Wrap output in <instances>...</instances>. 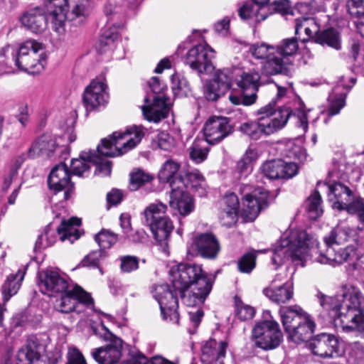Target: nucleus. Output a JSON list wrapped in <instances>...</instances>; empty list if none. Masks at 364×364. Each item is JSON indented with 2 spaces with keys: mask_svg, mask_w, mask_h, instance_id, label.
I'll use <instances>...</instances> for the list:
<instances>
[{
  "mask_svg": "<svg viewBox=\"0 0 364 364\" xmlns=\"http://www.w3.org/2000/svg\"><path fill=\"white\" fill-rule=\"evenodd\" d=\"M45 6L48 16L39 7L33 8L26 11L21 18L22 25L34 33H42L48 27L49 21L52 29L58 33L65 31L68 8V0H46Z\"/></svg>",
  "mask_w": 364,
  "mask_h": 364,
  "instance_id": "nucleus-4",
  "label": "nucleus"
},
{
  "mask_svg": "<svg viewBox=\"0 0 364 364\" xmlns=\"http://www.w3.org/2000/svg\"><path fill=\"white\" fill-rule=\"evenodd\" d=\"M126 364H174L173 362L161 356H154L149 360L145 355L141 353L133 355Z\"/></svg>",
  "mask_w": 364,
  "mask_h": 364,
  "instance_id": "nucleus-51",
  "label": "nucleus"
},
{
  "mask_svg": "<svg viewBox=\"0 0 364 364\" xmlns=\"http://www.w3.org/2000/svg\"><path fill=\"white\" fill-rule=\"evenodd\" d=\"M250 53L257 59L266 60L262 69L264 71L265 64L274 57H276L275 48L265 43H257L250 46Z\"/></svg>",
  "mask_w": 364,
  "mask_h": 364,
  "instance_id": "nucleus-38",
  "label": "nucleus"
},
{
  "mask_svg": "<svg viewBox=\"0 0 364 364\" xmlns=\"http://www.w3.org/2000/svg\"><path fill=\"white\" fill-rule=\"evenodd\" d=\"M257 154L255 150L252 149H247L242 156V158L237 161L235 171L238 173V178H245L252 171V162L257 159Z\"/></svg>",
  "mask_w": 364,
  "mask_h": 364,
  "instance_id": "nucleus-39",
  "label": "nucleus"
},
{
  "mask_svg": "<svg viewBox=\"0 0 364 364\" xmlns=\"http://www.w3.org/2000/svg\"><path fill=\"white\" fill-rule=\"evenodd\" d=\"M346 7L352 17L358 20L364 18V0H348Z\"/></svg>",
  "mask_w": 364,
  "mask_h": 364,
  "instance_id": "nucleus-57",
  "label": "nucleus"
},
{
  "mask_svg": "<svg viewBox=\"0 0 364 364\" xmlns=\"http://www.w3.org/2000/svg\"><path fill=\"white\" fill-rule=\"evenodd\" d=\"M238 191L242 196V215L246 222H252L261 210L267 205V193L250 184L243 183L239 186Z\"/></svg>",
  "mask_w": 364,
  "mask_h": 364,
  "instance_id": "nucleus-12",
  "label": "nucleus"
},
{
  "mask_svg": "<svg viewBox=\"0 0 364 364\" xmlns=\"http://www.w3.org/2000/svg\"><path fill=\"white\" fill-rule=\"evenodd\" d=\"M263 293L272 302L285 304L294 296V284L291 280H288L279 286H268L263 289Z\"/></svg>",
  "mask_w": 364,
  "mask_h": 364,
  "instance_id": "nucleus-28",
  "label": "nucleus"
},
{
  "mask_svg": "<svg viewBox=\"0 0 364 364\" xmlns=\"http://www.w3.org/2000/svg\"><path fill=\"white\" fill-rule=\"evenodd\" d=\"M350 55L354 60L364 61V41H353L350 46Z\"/></svg>",
  "mask_w": 364,
  "mask_h": 364,
  "instance_id": "nucleus-64",
  "label": "nucleus"
},
{
  "mask_svg": "<svg viewBox=\"0 0 364 364\" xmlns=\"http://www.w3.org/2000/svg\"><path fill=\"white\" fill-rule=\"evenodd\" d=\"M95 240L100 250L109 248L115 244L118 240L117 235L107 230H102L95 235Z\"/></svg>",
  "mask_w": 364,
  "mask_h": 364,
  "instance_id": "nucleus-50",
  "label": "nucleus"
},
{
  "mask_svg": "<svg viewBox=\"0 0 364 364\" xmlns=\"http://www.w3.org/2000/svg\"><path fill=\"white\" fill-rule=\"evenodd\" d=\"M81 224V221L77 218H72L68 220H63L60 225L57 228L58 235L61 241L68 240L70 243H73L80 237L77 227Z\"/></svg>",
  "mask_w": 364,
  "mask_h": 364,
  "instance_id": "nucleus-34",
  "label": "nucleus"
},
{
  "mask_svg": "<svg viewBox=\"0 0 364 364\" xmlns=\"http://www.w3.org/2000/svg\"><path fill=\"white\" fill-rule=\"evenodd\" d=\"M149 86L151 91V93H148L151 96V98H153L155 95H162L164 97H166V95L164 92L165 89V85L160 82L159 77H153L149 81Z\"/></svg>",
  "mask_w": 364,
  "mask_h": 364,
  "instance_id": "nucleus-62",
  "label": "nucleus"
},
{
  "mask_svg": "<svg viewBox=\"0 0 364 364\" xmlns=\"http://www.w3.org/2000/svg\"><path fill=\"white\" fill-rule=\"evenodd\" d=\"M355 230L346 224H339L324 237L326 247L325 252L320 251L316 260L321 264L333 266L341 264L347 261L350 255L351 249L342 248L340 244L344 243L355 235Z\"/></svg>",
  "mask_w": 364,
  "mask_h": 364,
  "instance_id": "nucleus-7",
  "label": "nucleus"
},
{
  "mask_svg": "<svg viewBox=\"0 0 364 364\" xmlns=\"http://www.w3.org/2000/svg\"><path fill=\"white\" fill-rule=\"evenodd\" d=\"M120 261V270L123 273H130L139 268V258L132 255L122 256Z\"/></svg>",
  "mask_w": 364,
  "mask_h": 364,
  "instance_id": "nucleus-55",
  "label": "nucleus"
},
{
  "mask_svg": "<svg viewBox=\"0 0 364 364\" xmlns=\"http://www.w3.org/2000/svg\"><path fill=\"white\" fill-rule=\"evenodd\" d=\"M240 131L253 140H257L262 136L258 119L241 124Z\"/></svg>",
  "mask_w": 364,
  "mask_h": 364,
  "instance_id": "nucleus-48",
  "label": "nucleus"
},
{
  "mask_svg": "<svg viewBox=\"0 0 364 364\" xmlns=\"http://www.w3.org/2000/svg\"><path fill=\"white\" fill-rule=\"evenodd\" d=\"M166 100L167 98L162 95H155L151 98V96L147 95L144 98L145 105L141 107L145 118L154 122H159L166 118L168 111Z\"/></svg>",
  "mask_w": 364,
  "mask_h": 364,
  "instance_id": "nucleus-26",
  "label": "nucleus"
},
{
  "mask_svg": "<svg viewBox=\"0 0 364 364\" xmlns=\"http://www.w3.org/2000/svg\"><path fill=\"white\" fill-rule=\"evenodd\" d=\"M90 162L97 163L95 151H83L80 153L78 159H73L71 161V171L73 175L84 176L90 172Z\"/></svg>",
  "mask_w": 364,
  "mask_h": 364,
  "instance_id": "nucleus-33",
  "label": "nucleus"
},
{
  "mask_svg": "<svg viewBox=\"0 0 364 364\" xmlns=\"http://www.w3.org/2000/svg\"><path fill=\"white\" fill-rule=\"evenodd\" d=\"M232 79V71L228 68H224L217 70L212 80L220 87V92H226L231 87Z\"/></svg>",
  "mask_w": 364,
  "mask_h": 364,
  "instance_id": "nucleus-46",
  "label": "nucleus"
},
{
  "mask_svg": "<svg viewBox=\"0 0 364 364\" xmlns=\"http://www.w3.org/2000/svg\"><path fill=\"white\" fill-rule=\"evenodd\" d=\"M25 272L18 269L16 274H11L7 277L1 288L4 303H6L10 298L15 295L21 286V282L23 279Z\"/></svg>",
  "mask_w": 364,
  "mask_h": 364,
  "instance_id": "nucleus-36",
  "label": "nucleus"
},
{
  "mask_svg": "<svg viewBox=\"0 0 364 364\" xmlns=\"http://www.w3.org/2000/svg\"><path fill=\"white\" fill-rule=\"evenodd\" d=\"M57 229H52L50 225H48L36 241L34 249L41 250L52 246L56 241Z\"/></svg>",
  "mask_w": 364,
  "mask_h": 364,
  "instance_id": "nucleus-45",
  "label": "nucleus"
},
{
  "mask_svg": "<svg viewBox=\"0 0 364 364\" xmlns=\"http://www.w3.org/2000/svg\"><path fill=\"white\" fill-rule=\"evenodd\" d=\"M130 181L129 188L132 191H136L141 186L151 183L154 176L141 168L134 169L129 174Z\"/></svg>",
  "mask_w": 364,
  "mask_h": 364,
  "instance_id": "nucleus-41",
  "label": "nucleus"
},
{
  "mask_svg": "<svg viewBox=\"0 0 364 364\" xmlns=\"http://www.w3.org/2000/svg\"><path fill=\"white\" fill-rule=\"evenodd\" d=\"M105 329L106 332L103 338L109 343L105 346L93 349L92 355L99 364H115L122 355V341L106 328Z\"/></svg>",
  "mask_w": 364,
  "mask_h": 364,
  "instance_id": "nucleus-16",
  "label": "nucleus"
},
{
  "mask_svg": "<svg viewBox=\"0 0 364 364\" xmlns=\"http://www.w3.org/2000/svg\"><path fill=\"white\" fill-rule=\"evenodd\" d=\"M39 343L34 337L28 338L26 345L20 348L16 354V364H33L41 357L38 350Z\"/></svg>",
  "mask_w": 364,
  "mask_h": 364,
  "instance_id": "nucleus-30",
  "label": "nucleus"
},
{
  "mask_svg": "<svg viewBox=\"0 0 364 364\" xmlns=\"http://www.w3.org/2000/svg\"><path fill=\"white\" fill-rule=\"evenodd\" d=\"M279 315L289 340L300 344L311 338L316 328L315 322L301 306L282 307Z\"/></svg>",
  "mask_w": 364,
  "mask_h": 364,
  "instance_id": "nucleus-6",
  "label": "nucleus"
},
{
  "mask_svg": "<svg viewBox=\"0 0 364 364\" xmlns=\"http://www.w3.org/2000/svg\"><path fill=\"white\" fill-rule=\"evenodd\" d=\"M153 296L158 301L163 318L173 323H178V302L176 293L168 285L157 284L152 291Z\"/></svg>",
  "mask_w": 364,
  "mask_h": 364,
  "instance_id": "nucleus-13",
  "label": "nucleus"
},
{
  "mask_svg": "<svg viewBox=\"0 0 364 364\" xmlns=\"http://www.w3.org/2000/svg\"><path fill=\"white\" fill-rule=\"evenodd\" d=\"M43 50V44L36 40L29 39L25 41L17 52L16 65L19 70L31 74L42 72L46 65Z\"/></svg>",
  "mask_w": 364,
  "mask_h": 364,
  "instance_id": "nucleus-9",
  "label": "nucleus"
},
{
  "mask_svg": "<svg viewBox=\"0 0 364 364\" xmlns=\"http://www.w3.org/2000/svg\"><path fill=\"white\" fill-rule=\"evenodd\" d=\"M61 297L57 301V309L60 312L68 314L77 310L80 304H90L92 299L90 295L84 291L78 285H75L72 289H67L61 293Z\"/></svg>",
  "mask_w": 364,
  "mask_h": 364,
  "instance_id": "nucleus-21",
  "label": "nucleus"
},
{
  "mask_svg": "<svg viewBox=\"0 0 364 364\" xmlns=\"http://www.w3.org/2000/svg\"><path fill=\"white\" fill-rule=\"evenodd\" d=\"M200 255L206 258H214L218 255L220 246L215 237L211 233L200 235L196 240Z\"/></svg>",
  "mask_w": 364,
  "mask_h": 364,
  "instance_id": "nucleus-31",
  "label": "nucleus"
},
{
  "mask_svg": "<svg viewBox=\"0 0 364 364\" xmlns=\"http://www.w3.org/2000/svg\"><path fill=\"white\" fill-rule=\"evenodd\" d=\"M259 74L257 72H243L240 78L237 79V85L240 88L242 94L240 96L230 95L229 99L234 105H251L257 99V92L259 87Z\"/></svg>",
  "mask_w": 364,
  "mask_h": 364,
  "instance_id": "nucleus-15",
  "label": "nucleus"
},
{
  "mask_svg": "<svg viewBox=\"0 0 364 364\" xmlns=\"http://www.w3.org/2000/svg\"><path fill=\"white\" fill-rule=\"evenodd\" d=\"M316 41L321 45H326L335 50L341 49V38L335 28H328L317 35Z\"/></svg>",
  "mask_w": 364,
  "mask_h": 364,
  "instance_id": "nucleus-40",
  "label": "nucleus"
},
{
  "mask_svg": "<svg viewBox=\"0 0 364 364\" xmlns=\"http://www.w3.org/2000/svg\"><path fill=\"white\" fill-rule=\"evenodd\" d=\"M180 164L172 160H166L162 165L158 173V178L161 182L169 183L171 188V183H175L176 186H179L178 180L182 178L178 176V172L180 168Z\"/></svg>",
  "mask_w": 364,
  "mask_h": 364,
  "instance_id": "nucleus-35",
  "label": "nucleus"
},
{
  "mask_svg": "<svg viewBox=\"0 0 364 364\" xmlns=\"http://www.w3.org/2000/svg\"><path fill=\"white\" fill-rule=\"evenodd\" d=\"M186 176L191 188L199 191L200 194H203L205 192L206 188L205 180L204 176L198 170L195 169L188 172Z\"/></svg>",
  "mask_w": 364,
  "mask_h": 364,
  "instance_id": "nucleus-54",
  "label": "nucleus"
},
{
  "mask_svg": "<svg viewBox=\"0 0 364 364\" xmlns=\"http://www.w3.org/2000/svg\"><path fill=\"white\" fill-rule=\"evenodd\" d=\"M301 30H304L307 38H311L317 34L320 30V25L314 18L303 17L296 19L295 33L299 35Z\"/></svg>",
  "mask_w": 364,
  "mask_h": 364,
  "instance_id": "nucleus-43",
  "label": "nucleus"
},
{
  "mask_svg": "<svg viewBox=\"0 0 364 364\" xmlns=\"http://www.w3.org/2000/svg\"><path fill=\"white\" fill-rule=\"evenodd\" d=\"M214 57L215 51L211 47L206 43H200L188 50L186 63L199 75L208 74L215 69L212 63Z\"/></svg>",
  "mask_w": 364,
  "mask_h": 364,
  "instance_id": "nucleus-14",
  "label": "nucleus"
},
{
  "mask_svg": "<svg viewBox=\"0 0 364 364\" xmlns=\"http://www.w3.org/2000/svg\"><path fill=\"white\" fill-rule=\"evenodd\" d=\"M60 149V158L65 160L70 154L69 148L67 146L59 147L54 136L45 134L37 138L28 150L31 157L46 156L51 157L53 154Z\"/></svg>",
  "mask_w": 364,
  "mask_h": 364,
  "instance_id": "nucleus-20",
  "label": "nucleus"
},
{
  "mask_svg": "<svg viewBox=\"0 0 364 364\" xmlns=\"http://www.w3.org/2000/svg\"><path fill=\"white\" fill-rule=\"evenodd\" d=\"M252 338L257 347L265 350L277 348L283 341V333L278 322L272 318L256 323Z\"/></svg>",
  "mask_w": 364,
  "mask_h": 364,
  "instance_id": "nucleus-11",
  "label": "nucleus"
},
{
  "mask_svg": "<svg viewBox=\"0 0 364 364\" xmlns=\"http://www.w3.org/2000/svg\"><path fill=\"white\" fill-rule=\"evenodd\" d=\"M314 245L319 248L316 240L306 231L291 230L288 235L282 237L274 249L272 262L276 269L288 259L296 265L304 267Z\"/></svg>",
  "mask_w": 364,
  "mask_h": 364,
  "instance_id": "nucleus-5",
  "label": "nucleus"
},
{
  "mask_svg": "<svg viewBox=\"0 0 364 364\" xmlns=\"http://www.w3.org/2000/svg\"><path fill=\"white\" fill-rule=\"evenodd\" d=\"M117 38L118 34L116 32H104L99 40V51L101 53L107 51V47L112 48Z\"/></svg>",
  "mask_w": 364,
  "mask_h": 364,
  "instance_id": "nucleus-58",
  "label": "nucleus"
},
{
  "mask_svg": "<svg viewBox=\"0 0 364 364\" xmlns=\"http://www.w3.org/2000/svg\"><path fill=\"white\" fill-rule=\"evenodd\" d=\"M228 343L225 341L217 343L210 339L202 346L203 359L209 362H222L220 359L225 358Z\"/></svg>",
  "mask_w": 364,
  "mask_h": 364,
  "instance_id": "nucleus-32",
  "label": "nucleus"
},
{
  "mask_svg": "<svg viewBox=\"0 0 364 364\" xmlns=\"http://www.w3.org/2000/svg\"><path fill=\"white\" fill-rule=\"evenodd\" d=\"M65 364H87L85 357L78 348L70 346L66 354Z\"/></svg>",
  "mask_w": 364,
  "mask_h": 364,
  "instance_id": "nucleus-59",
  "label": "nucleus"
},
{
  "mask_svg": "<svg viewBox=\"0 0 364 364\" xmlns=\"http://www.w3.org/2000/svg\"><path fill=\"white\" fill-rule=\"evenodd\" d=\"M107 86L102 81L92 80L86 87L83 95V102L87 111H92L104 106L108 100Z\"/></svg>",
  "mask_w": 364,
  "mask_h": 364,
  "instance_id": "nucleus-23",
  "label": "nucleus"
},
{
  "mask_svg": "<svg viewBox=\"0 0 364 364\" xmlns=\"http://www.w3.org/2000/svg\"><path fill=\"white\" fill-rule=\"evenodd\" d=\"M173 288L179 291L183 304L193 307L203 304L212 291L215 276L201 265L181 263L170 271Z\"/></svg>",
  "mask_w": 364,
  "mask_h": 364,
  "instance_id": "nucleus-2",
  "label": "nucleus"
},
{
  "mask_svg": "<svg viewBox=\"0 0 364 364\" xmlns=\"http://www.w3.org/2000/svg\"><path fill=\"white\" fill-rule=\"evenodd\" d=\"M261 169L264 175L270 179L290 178L298 172L295 163H288L281 159L267 161L262 164Z\"/></svg>",
  "mask_w": 364,
  "mask_h": 364,
  "instance_id": "nucleus-25",
  "label": "nucleus"
},
{
  "mask_svg": "<svg viewBox=\"0 0 364 364\" xmlns=\"http://www.w3.org/2000/svg\"><path fill=\"white\" fill-rule=\"evenodd\" d=\"M179 186L171 183L170 196V206L178 210L182 216L189 215L194 210V203L192 196L186 191L183 181L178 180Z\"/></svg>",
  "mask_w": 364,
  "mask_h": 364,
  "instance_id": "nucleus-24",
  "label": "nucleus"
},
{
  "mask_svg": "<svg viewBox=\"0 0 364 364\" xmlns=\"http://www.w3.org/2000/svg\"><path fill=\"white\" fill-rule=\"evenodd\" d=\"M263 251H250L245 254L238 261V268L241 272L250 273L255 267V261L257 252H262Z\"/></svg>",
  "mask_w": 364,
  "mask_h": 364,
  "instance_id": "nucleus-53",
  "label": "nucleus"
},
{
  "mask_svg": "<svg viewBox=\"0 0 364 364\" xmlns=\"http://www.w3.org/2000/svg\"><path fill=\"white\" fill-rule=\"evenodd\" d=\"M166 210L167 205L161 202H156L149 205L143 212L146 225L155 223L165 218Z\"/></svg>",
  "mask_w": 364,
  "mask_h": 364,
  "instance_id": "nucleus-37",
  "label": "nucleus"
},
{
  "mask_svg": "<svg viewBox=\"0 0 364 364\" xmlns=\"http://www.w3.org/2000/svg\"><path fill=\"white\" fill-rule=\"evenodd\" d=\"M188 152L190 159L193 162L200 164L207 159L209 149L203 139H196L188 148Z\"/></svg>",
  "mask_w": 364,
  "mask_h": 364,
  "instance_id": "nucleus-42",
  "label": "nucleus"
},
{
  "mask_svg": "<svg viewBox=\"0 0 364 364\" xmlns=\"http://www.w3.org/2000/svg\"><path fill=\"white\" fill-rule=\"evenodd\" d=\"M48 183L49 188L55 192L64 191V198L68 200L74 184L70 181V172L64 162H60L51 170Z\"/></svg>",
  "mask_w": 364,
  "mask_h": 364,
  "instance_id": "nucleus-22",
  "label": "nucleus"
},
{
  "mask_svg": "<svg viewBox=\"0 0 364 364\" xmlns=\"http://www.w3.org/2000/svg\"><path fill=\"white\" fill-rule=\"evenodd\" d=\"M171 88L175 95L186 96L190 91V86L186 78L180 73H174L171 78Z\"/></svg>",
  "mask_w": 364,
  "mask_h": 364,
  "instance_id": "nucleus-47",
  "label": "nucleus"
},
{
  "mask_svg": "<svg viewBox=\"0 0 364 364\" xmlns=\"http://www.w3.org/2000/svg\"><path fill=\"white\" fill-rule=\"evenodd\" d=\"M158 146L163 150L169 151L174 146V139L167 132H160L156 137Z\"/></svg>",
  "mask_w": 364,
  "mask_h": 364,
  "instance_id": "nucleus-61",
  "label": "nucleus"
},
{
  "mask_svg": "<svg viewBox=\"0 0 364 364\" xmlns=\"http://www.w3.org/2000/svg\"><path fill=\"white\" fill-rule=\"evenodd\" d=\"M274 102L261 107L257 112L262 135L268 136L282 129L292 114V110L287 106L274 108Z\"/></svg>",
  "mask_w": 364,
  "mask_h": 364,
  "instance_id": "nucleus-10",
  "label": "nucleus"
},
{
  "mask_svg": "<svg viewBox=\"0 0 364 364\" xmlns=\"http://www.w3.org/2000/svg\"><path fill=\"white\" fill-rule=\"evenodd\" d=\"M235 304L236 315L241 321H247L254 317L255 310L252 306L244 304L237 296L235 297Z\"/></svg>",
  "mask_w": 364,
  "mask_h": 364,
  "instance_id": "nucleus-52",
  "label": "nucleus"
},
{
  "mask_svg": "<svg viewBox=\"0 0 364 364\" xmlns=\"http://www.w3.org/2000/svg\"><path fill=\"white\" fill-rule=\"evenodd\" d=\"M148 226L156 241L163 248V250H165L168 247V242L173 230L172 221L166 216L158 222L150 224Z\"/></svg>",
  "mask_w": 364,
  "mask_h": 364,
  "instance_id": "nucleus-29",
  "label": "nucleus"
},
{
  "mask_svg": "<svg viewBox=\"0 0 364 364\" xmlns=\"http://www.w3.org/2000/svg\"><path fill=\"white\" fill-rule=\"evenodd\" d=\"M234 132V127L229 118L222 116H212L208 119L203 127L205 141L216 144L229 136Z\"/></svg>",
  "mask_w": 364,
  "mask_h": 364,
  "instance_id": "nucleus-17",
  "label": "nucleus"
},
{
  "mask_svg": "<svg viewBox=\"0 0 364 364\" xmlns=\"http://www.w3.org/2000/svg\"><path fill=\"white\" fill-rule=\"evenodd\" d=\"M321 196L318 191H315L306 200L308 216L311 220H316L323 213Z\"/></svg>",
  "mask_w": 364,
  "mask_h": 364,
  "instance_id": "nucleus-44",
  "label": "nucleus"
},
{
  "mask_svg": "<svg viewBox=\"0 0 364 364\" xmlns=\"http://www.w3.org/2000/svg\"><path fill=\"white\" fill-rule=\"evenodd\" d=\"M38 285L40 291L49 296L64 293L68 289L66 278L53 269H46L39 273Z\"/></svg>",
  "mask_w": 364,
  "mask_h": 364,
  "instance_id": "nucleus-18",
  "label": "nucleus"
},
{
  "mask_svg": "<svg viewBox=\"0 0 364 364\" xmlns=\"http://www.w3.org/2000/svg\"><path fill=\"white\" fill-rule=\"evenodd\" d=\"M145 134L141 126H132L127 128L124 132H114L108 138L101 140V144L95 151L97 163L95 173L104 176H109L112 171V163L109 161H102L100 156L114 157L122 156L137 146Z\"/></svg>",
  "mask_w": 364,
  "mask_h": 364,
  "instance_id": "nucleus-3",
  "label": "nucleus"
},
{
  "mask_svg": "<svg viewBox=\"0 0 364 364\" xmlns=\"http://www.w3.org/2000/svg\"><path fill=\"white\" fill-rule=\"evenodd\" d=\"M237 210L223 208L220 213V220L223 225L230 227L235 223L237 218Z\"/></svg>",
  "mask_w": 364,
  "mask_h": 364,
  "instance_id": "nucleus-60",
  "label": "nucleus"
},
{
  "mask_svg": "<svg viewBox=\"0 0 364 364\" xmlns=\"http://www.w3.org/2000/svg\"><path fill=\"white\" fill-rule=\"evenodd\" d=\"M260 6L254 4H246L239 9V16L242 19H249L254 16L257 18V20H264L267 18L266 15L259 14V11H262Z\"/></svg>",
  "mask_w": 364,
  "mask_h": 364,
  "instance_id": "nucleus-49",
  "label": "nucleus"
},
{
  "mask_svg": "<svg viewBox=\"0 0 364 364\" xmlns=\"http://www.w3.org/2000/svg\"><path fill=\"white\" fill-rule=\"evenodd\" d=\"M344 210H347L348 213H355L358 215L360 213L364 211V199H355L354 195H353L350 202L349 204L346 205V208H345Z\"/></svg>",
  "mask_w": 364,
  "mask_h": 364,
  "instance_id": "nucleus-63",
  "label": "nucleus"
},
{
  "mask_svg": "<svg viewBox=\"0 0 364 364\" xmlns=\"http://www.w3.org/2000/svg\"><path fill=\"white\" fill-rule=\"evenodd\" d=\"M328 187V200L332 203V207L338 210H344L349 204L353 195L352 191L340 182L326 183Z\"/></svg>",
  "mask_w": 364,
  "mask_h": 364,
  "instance_id": "nucleus-27",
  "label": "nucleus"
},
{
  "mask_svg": "<svg viewBox=\"0 0 364 364\" xmlns=\"http://www.w3.org/2000/svg\"><path fill=\"white\" fill-rule=\"evenodd\" d=\"M274 48L276 57L265 64L264 73L270 75H291L294 71L293 57L299 49L297 38H284Z\"/></svg>",
  "mask_w": 364,
  "mask_h": 364,
  "instance_id": "nucleus-8",
  "label": "nucleus"
},
{
  "mask_svg": "<svg viewBox=\"0 0 364 364\" xmlns=\"http://www.w3.org/2000/svg\"><path fill=\"white\" fill-rule=\"evenodd\" d=\"M312 353L323 358H332L342 354L337 337L328 333L316 336L309 344Z\"/></svg>",
  "mask_w": 364,
  "mask_h": 364,
  "instance_id": "nucleus-19",
  "label": "nucleus"
},
{
  "mask_svg": "<svg viewBox=\"0 0 364 364\" xmlns=\"http://www.w3.org/2000/svg\"><path fill=\"white\" fill-rule=\"evenodd\" d=\"M319 304L325 311L323 317L339 320L343 332H353L364 328V296L360 290L353 285H345L336 297L317 294Z\"/></svg>",
  "mask_w": 364,
  "mask_h": 364,
  "instance_id": "nucleus-1",
  "label": "nucleus"
},
{
  "mask_svg": "<svg viewBox=\"0 0 364 364\" xmlns=\"http://www.w3.org/2000/svg\"><path fill=\"white\" fill-rule=\"evenodd\" d=\"M220 87L212 80L208 81L203 87V95L206 100L209 101H216L221 96L224 95L225 92H221Z\"/></svg>",
  "mask_w": 364,
  "mask_h": 364,
  "instance_id": "nucleus-56",
  "label": "nucleus"
}]
</instances>
